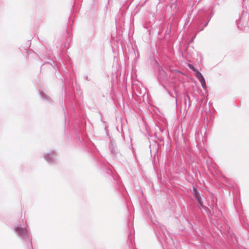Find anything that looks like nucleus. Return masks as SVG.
<instances>
[{
    "instance_id": "nucleus-1",
    "label": "nucleus",
    "mask_w": 249,
    "mask_h": 249,
    "mask_svg": "<svg viewBox=\"0 0 249 249\" xmlns=\"http://www.w3.org/2000/svg\"><path fill=\"white\" fill-rule=\"evenodd\" d=\"M195 75L200 82L202 87L205 89L206 88V84L205 79L202 74L199 71H196V73L195 74Z\"/></svg>"
},
{
    "instance_id": "nucleus-4",
    "label": "nucleus",
    "mask_w": 249,
    "mask_h": 249,
    "mask_svg": "<svg viewBox=\"0 0 249 249\" xmlns=\"http://www.w3.org/2000/svg\"><path fill=\"white\" fill-rule=\"evenodd\" d=\"M188 67L190 69L192 70L193 71L196 72V71H198L191 64H188Z\"/></svg>"
},
{
    "instance_id": "nucleus-3",
    "label": "nucleus",
    "mask_w": 249,
    "mask_h": 249,
    "mask_svg": "<svg viewBox=\"0 0 249 249\" xmlns=\"http://www.w3.org/2000/svg\"><path fill=\"white\" fill-rule=\"evenodd\" d=\"M194 191H195V193H194V195L195 196H196V197L198 201H199V203L201 204V202H200V198L199 197V196H198V194L197 193V191L196 190V189H194Z\"/></svg>"
},
{
    "instance_id": "nucleus-2",
    "label": "nucleus",
    "mask_w": 249,
    "mask_h": 249,
    "mask_svg": "<svg viewBox=\"0 0 249 249\" xmlns=\"http://www.w3.org/2000/svg\"><path fill=\"white\" fill-rule=\"evenodd\" d=\"M17 232L20 234L22 236H24L27 233V230L26 229H23L20 227H17L15 229Z\"/></svg>"
}]
</instances>
